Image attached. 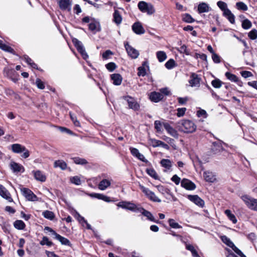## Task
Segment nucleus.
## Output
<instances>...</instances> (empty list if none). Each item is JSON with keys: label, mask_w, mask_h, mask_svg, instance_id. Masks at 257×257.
Segmentation results:
<instances>
[{"label": "nucleus", "mask_w": 257, "mask_h": 257, "mask_svg": "<svg viewBox=\"0 0 257 257\" xmlns=\"http://www.w3.org/2000/svg\"><path fill=\"white\" fill-rule=\"evenodd\" d=\"M179 124L180 131L185 133H192L196 130V125L189 120H183Z\"/></svg>", "instance_id": "f257e3e1"}, {"label": "nucleus", "mask_w": 257, "mask_h": 257, "mask_svg": "<svg viewBox=\"0 0 257 257\" xmlns=\"http://www.w3.org/2000/svg\"><path fill=\"white\" fill-rule=\"evenodd\" d=\"M11 150L14 153L20 154L23 153L21 155V157L24 158H27L30 156V152L26 148L20 144H14L11 145Z\"/></svg>", "instance_id": "f03ea898"}, {"label": "nucleus", "mask_w": 257, "mask_h": 257, "mask_svg": "<svg viewBox=\"0 0 257 257\" xmlns=\"http://www.w3.org/2000/svg\"><path fill=\"white\" fill-rule=\"evenodd\" d=\"M139 9L143 13H147L148 15H152L155 12V9L151 3L141 1L138 3Z\"/></svg>", "instance_id": "7ed1b4c3"}, {"label": "nucleus", "mask_w": 257, "mask_h": 257, "mask_svg": "<svg viewBox=\"0 0 257 257\" xmlns=\"http://www.w3.org/2000/svg\"><path fill=\"white\" fill-rule=\"evenodd\" d=\"M241 199L249 209L257 211V199L246 195L242 196Z\"/></svg>", "instance_id": "20e7f679"}, {"label": "nucleus", "mask_w": 257, "mask_h": 257, "mask_svg": "<svg viewBox=\"0 0 257 257\" xmlns=\"http://www.w3.org/2000/svg\"><path fill=\"white\" fill-rule=\"evenodd\" d=\"M140 188L145 195L151 201L156 202H161V200L155 194L147 188L142 185H140Z\"/></svg>", "instance_id": "39448f33"}, {"label": "nucleus", "mask_w": 257, "mask_h": 257, "mask_svg": "<svg viewBox=\"0 0 257 257\" xmlns=\"http://www.w3.org/2000/svg\"><path fill=\"white\" fill-rule=\"evenodd\" d=\"M21 191L23 195L26 199L30 201H35L38 199L37 196L28 188H23L21 189Z\"/></svg>", "instance_id": "423d86ee"}, {"label": "nucleus", "mask_w": 257, "mask_h": 257, "mask_svg": "<svg viewBox=\"0 0 257 257\" xmlns=\"http://www.w3.org/2000/svg\"><path fill=\"white\" fill-rule=\"evenodd\" d=\"M60 9L62 11L70 12L71 10V0H57Z\"/></svg>", "instance_id": "0eeeda50"}, {"label": "nucleus", "mask_w": 257, "mask_h": 257, "mask_svg": "<svg viewBox=\"0 0 257 257\" xmlns=\"http://www.w3.org/2000/svg\"><path fill=\"white\" fill-rule=\"evenodd\" d=\"M124 47L128 55L133 59H136L139 55V51L127 43L124 44Z\"/></svg>", "instance_id": "6e6552de"}, {"label": "nucleus", "mask_w": 257, "mask_h": 257, "mask_svg": "<svg viewBox=\"0 0 257 257\" xmlns=\"http://www.w3.org/2000/svg\"><path fill=\"white\" fill-rule=\"evenodd\" d=\"M123 99L127 102L130 108L135 110H138L139 108L140 105L135 98L130 96H125L123 97Z\"/></svg>", "instance_id": "1a4fd4ad"}, {"label": "nucleus", "mask_w": 257, "mask_h": 257, "mask_svg": "<svg viewBox=\"0 0 257 257\" xmlns=\"http://www.w3.org/2000/svg\"><path fill=\"white\" fill-rule=\"evenodd\" d=\"M188 199L193 202L196 205L200 207H203L205 204L204 201L202 200L200 197H199L197 195H189L187 197Z\"/></svg>", "instance_id": "9d476101"}, {"label": "nucleus", "mask_w": 257, "mask_h": 257, "mask_svg": "<svg viewBox=\"0 0 257 257\" xmlns=\"http://www.w3.org/2000/svg\"><path fill=\"white\" fill-rule=\"evenodd\" d=\"M181 184L182 187L187 190H194L196 188L195 184L192 181L187 179H183L181 182Z\"/></svg>", "instance_id": "9b49d317"}, {"label": "nucleus", "mask_w": 257, "mask_h": 257, "mask_svg": "<svg viewBox=\"0 0 257 257\" xmlns=\"http://www.w3.org/2000/svg\"><path fill=\"white\" fill-rule=\"evenodd\" d=\"M6 76L11 79L13 82H16L18 81L17 76L18 74L14 69H5Z\"/></svg>", "instance_id": "f8f14e48"}, {"label": "nucleus", "mask_w": 257, "mask_h": 257, "mask_svg": "<svg viewBox=\"0 0 257 257\" xmlns=\"http://www.w3.org/2000/svg\"><path fill=\"white\" fill-rule=\"evenodd\" d=\"M10 166L11 169L14 173H23L25 171V169L22 165L16 163L14 161L11 162Z\"/></svg>", "instance_id": "ddd939ff"}, {"label": "nucleus", "mask_w": 257, "mask_h": 257, "mask_svg": "<svg viewBox=\"0 0 257 257\" xmlns=\"http://www.w3.org/2000/svg\"><path fill=\"white\" fill-rule=\"evenodd\" d=\"M163 126L170 135L174 138H178V134L177 132L173 127H172L168 122H164Z\"/></svg>", "instance_id": "4468645a"}, {"label": "nucleus", "mask_w": 257, "mask_h": 257, "mask_svg": "<svg viewBox=\"0 0 257 257\" xmlns=\"http://www.w3.org/2000/svg\"><path fill=\"white\" fill-rule=\"evenodd\" d=\"M132 30L137 35H142L145 33V30L141 24L139 22L135 23L132 26Z\"/></svg>", "instance_id": "2eb2a0df"}, {"label": "nucleus", "mask_w": 257, "mask_h": 257, "mask_svg": "<svg viewBox=\"0 0 257 257\" xmlns=\"http://www.w3.org/2000/svg\"><path fill=\"white\" fill-rule=\"evenodd\" d=\"M163 98V95L160 92L154 91L150 93V99L152 101L158 102Z\"/></svg>", "instance_id": "dca6fc26"}, {"label": "nucleus", "mask_w": 257, "mask_h": 257, "mask_svg": "<svg viewBox=\"0 0 257 257\" xmlns=\"http://www.w3.org/2000/svg\"><path fill=\"white\" fill-rule=\"evenodd\" d=\"M211 10V8L209 5L206 3H200L197 8V11L199 14H202L203 13H208Z\"/></svg>", "instance_id": "f3484780"}, {"label": "nucleus", "mask_w": 257, "mask_h": 257, "mask_svg": "<svg viewBox=\"0 0 257 257\" xmlns=\"http://www.w3.org/2000/svg\"><path fill=\"white\" fill-rule=\"evenodd\" d=\"M0 195L10 202L13 200L9 191L2 185H0Z\"/></svg>", "instance_id": "a211bd4d"}, {"label": "nucleus", "mask_w": 257, "mask_h": 257, "mask_svg": "<svg viewBox=\"0 0 257 257\" xmlns=\"http://www.w3.org/2000/svg\"><path fill=\"white\" fill-rule=\"evenodd\" d=\"M89 29L94 33L100 31L101 28L99 23L96 21H92L89 25Z\"/></svg>", "instance_id": "6ab92c4d"}, {"label": "nucleus", "mask_w": 257, "mask_h": 257, "mask_svg": "<svg viewBox=\"0 0 257 257\" xmlns=\"http://www.w3.org/2000/svg\"><path fill=\"white\" fill-rule=\"evenodd\" d=\"M200 78L198 75L193 73L191 76V79L189 80V83L192 87L199 86Z\"/></svg>", "instance_id": "aec40b11"}, {"label": "nucleus", "mask_w": 257, "mask_h": 257, "mask_svg": "<svg viewBox=\"0 0 257 257\" xmlns=\"http://www.w3.org/2000/svg\"><path fill=\"white\" fill-rule=\"evenodd\" d=\"M134 203L128 201H121L119 202L117 205L118 207H121L123 209H127L132 211L134 209Z\"/></svg>", "instance_id": "412c9836"}, {"label": "nucleus", "mask_w": 257, "mask_h": 257, "mask_svg": "<svg viewBox=\"0 0 257 257\" xmlns=\"http://www.w3.org/2000/svg\"><path fill=\"white\" fill-rule=\"evenodd\" d=\"M113 84L115 85H120L122 82V76L118 73L112 74L110 75Z\"/></svg>", "instance_id": "4be33fe9"}, {"label": "nucleus", "mask_w": 257, "mask_h": 257, "mask_svg": "<svg viewBox=\"0 0 257 257\" xmlns=\"http://www.w3.org/2000/svg\"><path fill=\"white\" fill-rule=\"evenodd\" d=\"M33 173L36 180L41 182H45L46 181V176L41 171H33Z\"/></svg>", "instance_id": "5701e85b"}, {"label": "nucleus", "mask_w": 257, "mask_h": 257, "mask_svg": "<svg viewBox=\"0 0 257 257\" xmlns=\"http://www.w3.org/2000/svg\"><path fill=\"white\" fill-rule=\"evenodd\" d=\"M72 42L80 54L85 50L82 42L76 38H73L72 39Z\"/></svg>", "instance_id": "b1692460"}, {"label": "nucleus", "mask_w": 257, "mask_h": 257, "mask_svg": "<svg viewBox=\"0 0 257 257\" xmlns=\"http://www.w3.org/2000/svg\"><path fill=\"white\" fill-rule=\"evenodd\" d=\"M225 75L226 77L230 80L232 82H236L238 85H240V83H241V81H240L238 77L234 74H232L229 72H227L225 73Z\"/></svg>", "instance_id": "393cba45"}, {"label": "nucleus", "mask_w": 257, "mask_h": 257, "mask_svg": "<svg viewBox=\"0 0 257 257\" xmlns=\"http://www.w3.org/2000/svg\"><path fill=\"white\" fill-rule=\"evenodd\" d=\"M111 185V181L108 179H104L101 180L99 185L98 188L101 190L106 189Z\"/></svg>", "instance_id": "a878e982"}, {"label": "nucleus", "mask_w": 257, "mask_h": 257, "mask_svg": "<svg viewBox=\"0 0 257 257\" xmlns=\"http://www.w3.org/2000/svg\"><path fill=\"white\" fill-rule=\"evenodd\" d=\"M92 197H94L98 199L102 200L105 202H109L110 201V198L107 196L99 193H92L90 194Z\"/></svg>", "instance_id": "bb28decb"}, {"label": "nucleus", "mask_w": 257, "mask_h": 257, "mask_svg": "<svg viewBox=\"0 0 257 257\" xmlns=\"http://www.w3.org/2000/svg\"><path fill=\"white\" fill-rule=\"evenodd\" d=\"M223 15L226 18L231 24L235 23V17L229 10H226V12L223 13Z\"/></svg>", "instance_id": "cd10ccee"}, {"label": "nucleus", "mask_w": 257, "mask_h": 257, "mask_svg": "<svg viewBox=\"0 0 257 257\" xmlns=\"http://www.w3.org/2000/svg\"><path fill=\"white\" fill-rule=\"evenodd\" d=\"M67 164L63 160H59L55 161L54 167L55 168H60L62 170H65L67 168Z\"/></svg>", "instance_id": "c85d7f7f"}, {"label": "nucleus", "mask_w": 257, "mask_h": 257, "mask_svg": "<svg viewBox=\"0 0 257 257\" xmlns=\"http://www.w3.org/2000/svg\"><path fill=\"white\" fill-rule=\"evenodd\" d=\"M113 22L117 25H119L122 21V17L117 10H115L113 14Z\"/></svg>", "instance_id": "c756f323"}, {"label": "nucleus", "mask_w": 257, "mask_h": 257, "mask_svg": "<svg viewBox=\"0 0 257 257\" xmlns=\"http://www.w3.org/2000/svg\"><path fill=\"white\" fill-rule=\"evenodd\" d=\"M203 177L205 180L209 182H213L215 178L212 172L206 171L204 172Z\"/></svg>", "instance_id": "7c9ffc66"}, {"label": "nucleus", "mask_w": 257, "mask_h": 257, "mask_svg": "<svg viewBox=\"0 0 257 257\" xmlns=\"http://www.w3.org/2000/svg\"><path fill=\"white\" fill-rule=\"evenodd\" d=\"M55 237L56 239L58 240L62 244L69 246L71 244L70 241L67 238L61 236L58 233Z\"/></svg>", "instance_id": "2f4dec72"}, {"label": "nucleus", "mask_w": 257, "mask_h": 257, "mask_svg": "<svg viewBox=\"0 0 257 257\" xmlns=\"http://www.w3.org/2000/svg\"><path fill=\"white\" fill-rule=\"evenodd\" d=\"M160 164L163 167L168 170L170 169L172 166V162L169 159H162L160 162Z\"/></svg>", "instance_id": "473e14b6"}, {"label": "nucleus", "mask_w": 257, "mask_h": 257, "mask_svg": "<svg viewBox=\"0 0 257 257\" xmlns=\"http://www.w3.org/2000/svg\"><path fill=\"white\" fill-rule=\"evenodd\" d=\"M225 215L227 216L228 218L233 223L235 224L237 222V219L235 215L232 213L231 211L227 209L224 212Z\"/></svg>", "instance_id": "72a5a7b5"}, {"label": "nucleus", "mask_w": 257, "mask_h": 257, "mask_svg": "<svg viewBox=\"0 0 257 257\" xmlns=\"http://www.w3.org/2000/svg\"><path fill=\"white\" fill-rule=\"evenodd\" d=\"M14 226L17 229L23 230L25 228L26 225L23 221L17 220L14 222Z\"/></svg>", "instance_id": "f704fd0d"}, {"label": "nucleus", "mask_w": 257, "mask_h": 257, "mask_svg": "<svg viewBox=\"0 0 257 257\" xmlns=\"http://www.w3.org/2000/svg\"><path fill=\"white\" fill-rule=\"evenodd\" d=\"M143 215L146 216L148 219L149 220L156 222L158 223L159 221L158 220H156L153 216V214L149 211L146 210L145 209V210L143 212Z\"/></svg>", "instance_id": "c9c22d12"}, {"label": "nucleus", "mask_w": 257, "mask_h": 257, "mask_svg": "<svg viewBox=\"0 0 257 257\" xmlns=\"http://www.w3.org/2000/svg\"><path fill=\"white\" fill-rule=\"evenodd\" d=\"M0 49L6 51L11 53L14 52V50L11 47L4 43L3 41L0 40Z\"/></svg>", "instance_id": "e433bc0d"}, {"label": "nucleus", "mask_w": 257, "mask_h": 257, "mask_svg": "<svg viewBox=\"0 0 257 257\" xmlns=\"http://www.w3.org/2000/svg\"><path fill=\"white\" fill-rule=\"evenodd\" d=\"M23 59L32 68L38 69L37 65L27 55H24Z\"/></svg>", "instance_id": "4c0bfd02"}, {"label": "nucleus", "mask_w": 257, "mask_h": 257, "mask_svg": "<svg viewBox=\"0 0 257 257\" xmlns=\"http://www.w3.org/2000/svg\"><path fill=\"white\" fill-rule=\"evenodd\" d=\"M156 55L159 61L160 62L164 61L167 58L166 54L164 51H158L157 52Z\"/></svg>", "instance_id": "58836bf2"}, {"label": "nucleus", "mask_w": 257, "mask_h": 257, "mask_svg": "<svg viewBox=\"0 0 257 257\" xmlns=\"http://www.w3.org/2000/svg\"><path fill=\"white\" fill-rule=\"evenodd\" d=\"M182 20L184 22L187 23H192L195 20L189 14H185L183 15Z\"/></svg>", "instance_id": "ea45409f"}, {"label": "nucleus", "mask_w": 257, "mask_h": 257, "mask_svg": "<svg viewBox=\"0 0 257 257\" xmlns=\"http://www.w3.org/2000/svg\"><path fill=\"white\" fill-rule=\"evenodd\" d=\"M43 216L48 219L53 220L55 217L54 213L49 210H46L43 212Z\"/></svg>", "instance_id": "a19ab883"}, {"label": "nucleus", "mask_w": 257, "mask_h": 257, "mask_svg": "<svg viewBox=\"0 0 257 257\" xmlns=\"http://www.w3.org/2000/svg\"><path fill=\"white\" fill-rule=\"evenodd\" d=\"M163 122L160 120H156L154 122L155 128L157 132H162L163 131L162 126H163Z\"/></svg>", "instance_id": "79ce46f5"}, {"label": "nucleus", "mask_w": 257, "mask_h": 257, "mask_svg": "<svg viewBox=\"0 0 257 257\" xmlns=\"http://www.w3.org/2000/svg\"><path fill=\"white\" fill-rule=\"evenodd\" d=\"M146 64H147V62H144L143 64V66L139 67L138 68V75L139 76H145L146 75V69L144 67V65H145Z\"/></svg>", "instance_id": "37998d69"}, {"label": "nucleus", "mask_w": 257, "mask_h": 257, "mask_svg": "<svg viewBox=\"0 0 257 257\" xmlns=\"http://www.w3.org/2000/svg\"><path fill=\"white\" fill-rule=\"evenodd\" d=\"M41 245H46L48 246H51L53 245V242L49 240L47 236H43L42 240L40 242Z\"/></svg>", "instance_id": "c03bdc74"}, {"label": "nucleus", "mask_w": 257, "mask_h": 257, "mask_svg": "<svg viewBox=\"0 0 257 257\" xmlns=\"http://www.w3.org/2000/svg\"><path fill=\"white\" fill-rule=\"evenodd\" d=\"M165 65L168 69H171L176 66V64L174 59H170L165 63Z\"/></svg>", "instance_id": "a18cd8bd"}, {"label": "nucleus", "mask_w": 257, "mask_h": 257, "mask_svg": "<svg viewBox=\"0 0 257 257\" xmlns=\"http://www.w3.org/2000/svg\"><path fill=\"white\" fill-rule=\"evenodd\" d=\"M72 159L74 161V162L76 164L79 165H85L87 164V161L83 158H80L79 157H74Z\"/></svg>", "instance_id": "49530a36"}, {"label": "nucleus", "mask_w": 257, "mask_h": 257, "mask_svg": "<svg viewBox=\"0 0 257 257\" xmlns=\"http://www.w3.org/2000/svg\"><path fill=\"white\" fill-rule=\"evenodd\" d=\"M241 26L244 29L247 30L251 27L252 24L249 20L245 19L242 22Z\"/></svg>", "instance_id": "de8ad7c7"}, {"label": "nucleus", "mask_w": 257, "mask_h": 257, "mask_svg": "<svg viewBox=\"0 0 257 257\" xmlns=\"http://www.w3.org/2000/svg\"><path fill=\"white\" fill-rule=\"evenodd\" d=\"M236 7L238 10H241L243 11H246L248 9L246 5H245L244 3L241 2L236 3Z\"/></svg>", "instance_id": "09e8293b"}, {"label": "nucleus", "mask_w": 257, "mask_h": 257, "mask_svg": "<svg viewBox=\"0 0 257 257\" xmlns=\"http://www.w3.org/2000/svg\"><path fill=\"white\" fill-rule=\"evenodd\" d=\"M146 172L147 174L150 175L151 177L155 179H158V175H157L156 172L155 170L153 169L150 168V169H147L146 170Z\"/></svg>", "instance_id": "8fccbe9b"}, {"label": "nucleus", "mask_w": 257, "mask_h": 257, "mask_svg": "<svg viewBox=\"0 0 257 257\" xmlns=\"http://www.w3.org/2000/svg\"><path fill=\"white\" fill-rule=\"evenodd\" d=\"M217 6L220 9V10L223 11V13L226 12V10H228L229 9L227 8V4L222 1H218L217 3Z\"/></svg>", "instance_id": "3c124183"}, {"label": "nucleus", "mask_w": 257, "mask_h": 257, "mask_svg": "<svg viewBox=\"0 0 257 257\" xmlns=\"http://www.w3.org/2000/svg\"><path fill=\"white\" fill-rule=\"evenodd\" d=\"M220 239L222 241L226 244L227 246L230 247L233 243L231 240L225 235H222L220 236Z\"/></svg>", "instance_id": "603ef678"}, {"label": "nucleus", "mask_w": 257, "mask_h": 257, "mask_svg": "<svg viewBox=\"0 0 257 257\" xmlns=\"http://www.w3.org/2000/svg\"><path fill=\"white\" fill-rule=\"evenodd\" d=\"M169 225L173 228H181L182 226L179 225L177 222H176L173 219H169L168 220Z\"/></svg>", "instance_id": "864d4df0"}, {"label": "nucleus", "mask_w": 257, "mask_h": 257, "mask_svg": "<svg viewBox=\"0 0 257 257\" xmlns=\"http://www.w3.org/2000/svg\"><path fill=\"white\" fill-rule=\"evenodd\" d=\"M222 84V82L217 78L215 79L211 82V84L213 86V87L216 88H219L221 87Z\"/></svg>", "instance_id": "5fc2aeb1"}, {"label": "nucleus", "mask_w": 257, "mask_h": 257, "mask_svg": "<svg viewBox=\"0 0 257 257\" xmlns=\"http://www.w3.org/2000/svg\"><path fill=\"white\" fill-rule=\"evenodd\" d=\"M230 248H231L233 251L236 253L239 256H240V257H246L242 252V251L239 249L234 244V243L232 244V245H231L230 246Z\"/></svg>", "instance_id": "6e6d98bb"}, {"label": "nucleus", "mask_w": 257, "mask_h": 257, "mask_svg": "<svg viewBox=\"0 0 257 257\" xmlns=\"http://www.w3.org/2000/svg\"><path fill=\"white\" fill-rule=\"evenodd\" d=\"M70 181L72 183L76 185H79L81 183L80 178L78 176L71 177L70 178Z\"/></svg>", "instance_id": "4d7b16f0"}, {"label": "nucleus", "mask_w": 257, "mask_h": 257, "mask_svg": "<svg viewBox=\"0 0 257 257\" xmlns=\"http://www.w3.org/2000/svg\"><path fill=\"white\" fill-rule=\"evenodd\" d=\"M157 188L158 191L163 194H169L170 190L162 185H158Z\"/></svg>", "instance_id": "13d9d810"}, {"label": "nucleus", "mask_w": 257, "mask_h": 257, "mask_svg": "<svg viewBox=\"0 0 257 257\" xmlns=\"http://www.w3.org/2000/svg\"><path fill=\"white\" fill-rule=\"evenodd\" d=\"M134 209L132 210V211L135 212L136 213H141L143 214V211L145 210V209L141 207L140 205L134 204V206L133 207Z\"/></svg>", "instance_id": "bf43d9fd"}, {"label": "nucleus", "mask_w": 257, "mask_h": 257, "mask_svg": "<svg viewBox=\"0 0 257 257\" xmlns=\"http://www.w3.org/2000/svg\"><path fill=\"white\" fill-rule=\"evenodd\" d=\"M105 67L109 71L112 72L116 68V65L113 62H109L105 65Z\"/></svg>", "instance_id": "052dcab7"}, {"label": "nucleus", "mask_w": 257, "mask_h": 257, "mask_svg": "<svg viewBox=\"0 0 257 257\" xmlns=\"http://www.w3.org/2000/svg\"><path fill=\"white\" fill-rule=\"evenodd\" d=\"M248 37L251 40H255L257 38V30L252 29L248 34Z\"/></svg>", "instance_id": "680f3d73"}, {"label": "nucleus", "mask_w": 257, "mask_h": 257, "mask_svg": "<svg viewBox=\"0 0 257 257\" xmlns=\"http://www.w3.org/2000/svg\"><path fill=\"white\" fill-rule=\"evenodd\" d=\"M35 84L37 87L40 89H43L45 88L44 83L39 78L36 79Z\"/></svg>", "instance_id": "e2e57ef3"}, {"label": "nucleus", "mask_w": 257, "mask_h": 257, "mask_svg": "<svg viewBox=\"0 0 257 257\" xmlns=\"http://www.w3.org/2000/svg\"><path fill=\"white\" fill-rule=\"evenodd\" d=\"M69 114L71 120L73 122L74 124L76 126H79L80 122L77 120L76 117L71 112H70Z\"/></svg>", "instance_id": "0e129e2a"}, {"label": "nucleus", "mask_w": 257, "mask_h": 257, "mask_svg": "<svg viewBox=\"0 0 257 257\" xmlns=\"http://www.w3.org/2000/svg\"><path fill=\"white\" fill-rule=\"evenodd\" d=\"M177 110V115L178 117H181L184 115L185 111H186V108L185 107L178 108Z\"/></svg>", "instance_id": "69168bd1"}, {"label": "nucleus", "mask_w": 257, "mask_h": 257, "mask_svg": "<svg viewBox=\"0 0 257 257\" xmlns=\"http://www.w3.org/2000/svg\"><path fill=\"white\" fill-rule=\"evenodd\" d=\"M212 59L213 62L215 63H219L220 62V57L216 53H213L212 55Z\"/></svg>", "instance_id": "338daca9"}, {"label": "nucleus", "mask_w": 257, "mask_h": 257, "mask_svg": "<svg viewBox=\"0 0 257 257\" xmlns=\"http://www.w3.org/2000/svg\"><path fill=\"white\" fill-rule=\"evenodd\" d=\"M112 54L113 53L110 50H106L102 54V58L104 59H107L109 58V56Z\"/></svg>", "instance_id": "774afa93"}]
</instances>
